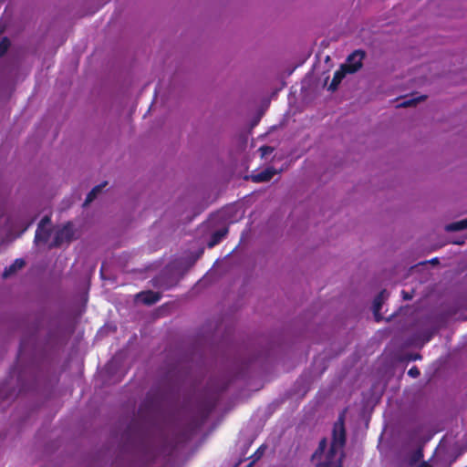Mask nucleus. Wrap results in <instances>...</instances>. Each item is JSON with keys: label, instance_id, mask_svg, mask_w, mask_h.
I'll return each mask as SVG.
<instances>
[{"label": "nucleus", "instance_id": "1", "mask_svg": "<svg viewBox=\"0 0 467 467\" xmlns=\"http://www.w3.org/2000/svg\"><path fill=\"white\" fill-rule=\"evenodd\" d=\"M346 442V432L344 428V415H340L337 421L334 424L333 438L330 449L325 456V459L318 462L326 450L327 441H320L318 448L312 456V460L316 462L318 467H342V459L344 456L343 447Z\"/></svg>", "mask_w": 467, "mask_h": 467}, {"label": "nucleus", "instance_id": "2", "mask_svg": "<svg viewBox=\"0 0 467 467\" xmlns=\"http://www.w3.org/2000/svg\"><path fill=\"white\" fill-rule=\"evenodd\" d=\"M122 442L127 450L134 449L150 459L154 458L159 453V449L152 438L144 427L137 421L131 423L123 433Z\"/></svg>", "mask_w": 467, "mask_h": 467}, {"label": "nucleus", "instance_id": "3", "mask_svg": "<svg viewBox=\"0 0 467 467\" xmlns=\"http://www.w3.org/2000/svg\"><path fill=\"white\" fill-rule=\"evenodd\" d=\"M79 235L75 227V224L68 221L61 225H57L55 228L54 239L48 244L49 249L57 248L63 244H70L71 242L78 239Z\"/></svg>", "mask_w": 467, "mask_h": 467}, {"label": "nucleus", "instance_id": "4", "mask_svg": "<svg viewBox=\"0 0 467 467\" xmlns=\"http://www.w3.org/2000/svg\"><path fill=\"white\" fill-rule=\"evenodd\" d=\"M365 57L366 52L362 49H357L348 55L346 63L342 64L341 67H344L348 74H354L361 69Z\"/></svg>", "mask_w": 467, "mask_h": 467}, {"label": "nucleus", "instance_id": "5", "mask_svg": "<svg viewBox=\"0 0 467 467\" xmlns=\"http://www.w3.org/2000/svg\"><path fill=\"white\" fill-rule=\"evenodd\" d=\"M411 441H416L418 444V448L410 452L405 458V461L411 467L417 466L416 464L421 460L423 457L422 448L423 445L431 439V436L426 438L418 439L417 434L413 433L410 437Z\"/></svg>", "mask_w": 467, "mask_h": 467}, {"label": "nucleus", "instance_id": "6", "mask_svg": "<svg viewBox=\"0 0 467 467\" xmlns=\"http://www.w3.org/2000/svg\"><path fill=\"white\" fill-rule=\"evenodd\" d=\"M137 298L143 304L150 306L160 300L161 293L153 291L141 292L137 295Z\"/></svg>", "mask_w": 467, "mask_h": 467}, {"label": "nucleus", "instance_id": "7", "mask_svg": "<svg viewBox=\"0 0 467 467\" xmlns=\"http://www.w3.org/2000/svg\"><path fill=\"white\" fill-rule=\"evenodd\" d=\"M51 229L50 227H43L37 228L35 235V244H46L48 243L51 236Z\"/></svg>", "mask_w": 467, "mask_h": 467}, {"label": "nucleus", "instance_id": "8", "mask_svg": "<svg viewBox=\"0 0 467 467\" xmlns=\"http://www.w3.org/2000/svg\"><path fill=\"white\" fill-rule=\"evenodd\" d=\"M26 265V262L24 259H16L15 262L8 267H6L2 275L4 279L9 278L10 276L16 274L19 270H21Z\"/></svg>", "mask_w": 467, "mask_h": 467}, {"label": "nucleus", "instance_id": "9", "mask_svg": "<svg viewBox=\"0 0 467 467\" xmlns=\"http://www.w3.org/2000/svg\"><path fill=\"white\" fill-rule=\"evenodd\" d=\"M347 74H348L347 70L340 66V68L337 70L334 74L333 79L328 86V90L331 92L336 91L339 84L341 83L342 79L346 77Z\"/></svg>", "mask_w": 467, "mask_h": 467}, {"label": "nucleus", "instance_id": "10", "mask_svg": "<svg viewBox=\"0 0 467 467\" xmlns=\"http://www.w3.org/2000/svg\"><path fill=\"white\" fill-rule=\"evenodd\" d=\"M276 170L274 169V168H267L265 169V171L255 174V175H253L252 176V180L253 182H269L275 174H276Z\"/></svg>", "mask_w": 467, "mask_h": 467}, {"label": "nucleus", "instance_id": "11", "mask_svg": "<svg viewBox=\"0 0 467 467\" xmlns=\"http://www.w3.org/2000/svg\"><path fill=\"white\" fill-rule=\"evenodd\" d=\"M107 185V182H104L103 183H100L97 186H95L88 194L86 197L85 202H83V207H88L94 200L97 199V197L102 192L103 188Z\"/></svg>", "mask_w": 467, "mask_h": 467}, {"label": "nucleus", "instance_id": "12", "mask_svg": "<svg viewBox=\"0 0 467 467\" xmlns=\"http://www.w3.org/2000/svg\"><path fill=\"white\" fill-rule=\"evenodd\" d=\"M227 233H228L227 227H223V228H221V229L215 231L212 234L211 239L207 244L208 247L212 248V247L215 246L217 244H219L221 242V240L227 234Z\"/></svg>", "mask_w": 467, "mask_h": 467}, {"label": "nucleus", "instance_id": "13", "mask_svg": "<svg viewBox=\"0 0 467 467\" xmlns=\"http://www.w3.org/2000/svg\"><path fill=\"white\" fill-rule=\"evenodd\" d=\"M385 299V291H382L373 302V312L377 321H379L383 317L379 314V310L381 308L382 303Z\"/></svg>", "mask_w": 467, "mask_h": 467}, {"label": "nucleus", "instance_id": "14", "mask_svg": "<svg viewBox=\"0 0 467 467\" xmlns=\"http://www.w3.org/2000/svg\"><path fill=\"white\" fill-rule=\"evenodd\" d=\"M467 229V218L459 222L446 224L444 230L446 232H459Z\"/></svg>", "mask_w": 467, "mask_h": 467}, {"label": "nucleus", "instance_id": "15", "mask_svg": "<svg viewBox=\"0 0 467 467\" xmlns=\"http://www.w3.org/2000/svg\"><path fill=\"white\" fill-rule=\"evenodd\" d=\"M427 99V96L422 95L415 99H410L407 100H404L400 106L403 108L412 107L418 104L420 101H423Z\"/></svg>", "mask_w": 467, "mask_h": 467}, {"label": "nucleus", "instance_id": "16", "mask_svg": "<svg viewBox=\"0 0 467 467\" xmlns=\"http://www.w3.org/2000/svg\"><path fill=\"white\" fill-rule=\"evenodd\" d=\"M10 40L6 36H0V57L5 55L10 47Z\"/></svg>", "mask_w": 467, "mask_h": 467}, {"label": "nucleus", "instance_id": "17", "mask_svg": "<svg viewBox=\"0 0 467 467\" xmlns=\"http://www.w3.org/2000/svg\"><path fill=\"white\" fill-rule=\"evenodd\" d=\"M274 147L271 146H262L259 149V151L261 152V157L265 158L267 155L271 154L274 151Z\"/></svg>", "mask_w": 467, "mask_h": 467}, {"label": "nucleus", "instance_id": "18", "mask_svg": "<svg viewBox=\"0 0 467 467\" xmlns=\"http://www.w3.org/2000/svg\"><path fill=\"white\" fill-rule=\"evenodd\" d=\"M51 220L48 216H45L39 222L37 228L49 227Z\"/></svg>", "mask_w": 467, "mask_h": 467}, {"label": "nucleus", "instance_id": "19", "mask_svg": "<svg viewBox=\"0 0 467 467\" xmlns=\"http://www.w3.org/2000/svg\"><path fill=\"white\" fill-rule=\"evenodd\" d=\"M156 281H157V283H158V285H159L160 287H163V288H169V287H171V286L174 285V284H175V283H173V282H171V283L164 282V281H163V279H162V278H161V277H160V278H158Z\"/></svg>", "mask_w": 467, "mask_h": 467}, {"label": "nucleus", "instance_id": "20", "mask_svg": "<svg viewBox=\"0 0 467 467\" xmlns=\"http://www.w3.org/2000/svg\"><path fill=\"white\" fill-rule=\"evenodd\" d=\"M408 374L412 378H417L420 375V370L416 367H413L408 371Z\"/></svg>", "mask_w": 467, "mask_h": 467}, {"label": "nucleus", "instance_id": "21", "mask_svg": "<svg viewBox=\"0 0 467 467\" xmlns=\"http://www.w3.org/2000/svg\"><path fill=\"white\" fill-rule=\"evenodd\" d=\"M433 335V332H426L424 334L423 343L428 342Z\"/></svg>", "mask_w": 467, "mask_h": 467}, {"label": "nucleus", "instance_id": "22", "mask_svg": "<svg viewBox=\"0 0 467 467\" xmlns=\"http://www.w3.org/2000/svg\"><path fill=\"white\" fill-rule=\"evenodd\" d=\"M402 296L405 300H410L413 297L412 294L405 291H402Z\"/></svg>", "mask_w": 467, "mask_h": 467}, {"label": "nucleus", "instance_id": "23", "mask_svg": "<svg viewBox=\"0 0 467 467\" xmlns=\"http://www.w3.org/2000/svg\"><path fill=\"white\" fill-rule=\"evenodd\" d=\"M415 467H431L427 462H421L420 464H418Z\"/></svg>", "mask_w": 467, "mask_h": 467}, {"label": "nucleus", "instance_id": "24", "mask_svg": "<svg viewBox=\"0 0 467 467\" xmlns=\"http://www.w3.org/2000/svg\"><path fill=\"white\" fill-rule=\"evenodd\" d=\"M431 264L432 265H437L439 264V259L438 258H433L431 259V261H429Z\"/></svg>", "mask_w": 467, "mask_h": 467}, {"label": "nucleus", "instance_id": "25", "mask_svg": "<svg viewBox=\"0 0 467 467\" xmlns=\"http://www.w3.org/2000/svg\"><path fill=\"white\" fill-rule=\"evenodd\" d=\"M197 258H198V256L194 257V258L191 261V263H190L189 266H192V265L196 262Z\"/></svg>", "mask_w": 467, "mask_h": 467}, {"label": "nucleus", "instance_id": "26", "mask_svg": "<svg viewBox=\"0 0 467 467\" xmlns=\"http://www.w3.org/2000/svg\"><path fill=\"white\" fill-rule=\"evenodd\" d=\"M454 244H463V242H462V241H461V240H458L457 242H454Z\"/></svg>", "mask_w": 467, "mask_h": 467}, {"label": "nucleus", "instance_id": "27", "mask_svg": "<svg viewBox=\"0 0 467 467\" xmlns=\"http://www.w3.org/2000/svg\"><path fill=\"white\" fill-rule=\"evenodd\" d=\"M420 358V355H416V356L414 357V359H417V358Z\"/></svg>", "mask_w": 467, "mask_h": 467}]
</instances>
